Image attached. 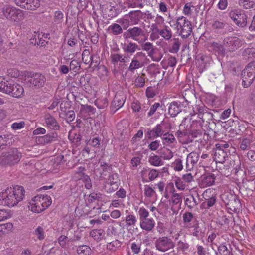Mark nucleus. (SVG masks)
I'll list each match as a JSON object with an SVG mask.
<instances>
[{
	"label": "nucleus",
	"instance_id": "obj_12",
	"mask_svg": "<svg viewBox=\"0 0 255 255\" xmlns=\"http://www.w3.org/2000/svg\"><path fill=\"white\" fill-rule=\"evenodd\" d=\"M224 44L230 51H234L241 46L242 41L236 37H230L225 39Z\"/></svg>",
	"mask_w": 255,
	"mask_h": 255
},
{
	"label": "nucleus",
	"instance_id": "obj_9",
	"mask_svg": "<svg viewBox=\"0 0 255 255\" xmlns=\"http://www.w3.org/2000/svg\"><path fill=\"white\" fill-rule=\"evenodd\" d=\"M102 181L104 189L109 193L116 191L120 184V179L118 177L115 178L114 176H108L106 179H101Z\"/></svg>",
	"mask_w": 255,
	"mask_h": 255
},
{
	"label": "nucleus",
	"instance_id": "obj_49",
	"mask_svg": "<svg viewBox=\"0 0 255 255\" xmlns=\"http://www.w3.org/2000/svg\"><path fill=\"white\" fill-rule=\"evenodd\" d=\"M10 217L9 212L5 209H0V222L5 220Z\"/></svg>",
	"mask_w": 255,
	"mask_h": 255
},
{
	"label": "nucleus",
	"instance_id": "obj_19",
	"mask_svg": "<svg viewBox=\"0 0 255 255\" xmlns=\"http://www.w3.org/2000/svg\"><path fill=\"white\" fill-rule=\"evenodd\" d=\"M45 121L47 127L54 130H57L59 126L56 119L50 115H46L45 117Z\"/></svg>",
	"mask_w": 255,
	"mask_h": 255
},
{
	"label": "nucleus",
	"instance_id": "obj_44",
	"mask_svg": "<svg viewBox=\"0 0 255 255\" xmlns=\"http://www.w3.org/2000/svg\"><path fill=\"white\" fill-rule=\"evenodd\" d=\"M11 137L9 135H0V148L5 146L7 143L9 142V140Z\"/></svg>",
	"mask_w": 255,
	"mask_h": 255
},
{
	"label": "nucleus",
	"instance_id": "obj_10",
	"mask_svg": "<svg viewBox=\"0 0 255 255\" xmlns=\"http://www.w3.org/2000/svg\"><path fill=\"white\" fill-rule=\"evenodd\" d=\"M175 190L174 185L172 183H169L165 188V197H167L168 193H172L171 197V202L173 204L177 205L178 207L181 205L182 201V194L176 193L174 192Z\"/></svg>",
	"mask_w": 255,
	"mask_h": 255
},
{
	"label": "nucleus",
	"instance_id": "obj_55",
	"mask_svg": "<svg viewBox=\"0 0 255 255\" xmlns=\"http://www.w3.org/2000/svg\"><path fill=\"white\" fill-rule=\"evenodd\" d=\"M131 249L134 254H137L140 252V245L135 242L132 243Z\"/></svg>",
	"mask_w": 255,
	"mask_h": 255
},
{
	"label": "nucleus",
	"instance_id": "obj_26",
	"mask_svg": "<svg viewBox=\"0 0 255 255\" xmlns=\"http://www.w3.org/2000/svg\"><path fill=\"white\" fill-rule=\"evenodd\" d=\"M125 101L126 98L123 95H120L119 94H116L112 102V104L117 109H118L123 106Z\"/></svg>",
	"mask_w": 255,
	"mask_h": 255
},
{
	"label": "nucleus",
	"instance_id": "obj_56",
	"mask_svg": "<svg viewBox=\"0 0 255 255\" xmlns=\"http://www.w3.org/2000/svg\"><path fill=\"white\" fill-rule=\"evenodd\" d=\"M92 56L89 54L88 50H84L82 54V60L85 61V63H88L91 61Z\"/></svg>",
	"mask_w": 255,
	"mask_h": 255
},
{
	"label": "nucleus",
	"instance_id": "obj_36",
	"mask_svg": "<svg viewBox=\"0 0 255 255\" xmlns=\"http://www.w3.org/2000/svg\"><path fill=\"white\" fill-rule=\"evenodd\" d=\"M137 50H140V49L138 48V46L136 44L133 43L128 44L125 48V51L130 53H134Z\"/></svg>",
	"mask_w": 255,
	"mask_h": 255
},
{
	"label": "nucleus",
	"instance_id": "obj_58",
	"mask_svg": "<svg viewBox=\"0 0 255 255\" xmlns=\"http://www.w3.org/2000/svg\"><path fill=\"white\" fill-rule=\"evenodd\" d=\"M131 108L134 112H139V110L141 109V106L140 103L137 100L134 101L132 103Z\"/></svg>",
	"mask_w": 255,
	"mask_h": 255
},
{
	"label": "nucleus",
	"instance_id": "obj_17",
	"mask_svg": "<svg viewBox=\"0 0 255 255\" xmlns=\"http://www.w3.org/2000/svg\"><path fill=\"white\" fill-rule=\"evenodd\" d=\"M214 176H200L198 184L200 188H204L212 185L215 182Z\"/></svg>",
	"mask_w": 255,
	"mask_h": 255
},
{
	"label": "nucleus",
	"instance_id": "obj_39",
	"mask_svg": "<svg viewBox=\"0 0 255 255\" xmlns=\"http://www.w3.org/2000/svg\"><path fill=\"white\" fill-rule=\"evenodd\" d=\"M34 234L40 240H43L45 238L44 229L41 226H38L35 229Z\"/></svg>",
	"mask_w": 255,
	"mask_h": 255
},
{
	"label": "nucleus",
	"instance_id": "obj_28",
	"mask_svg": "<svg viewBox=\"0 0 255 255\" xmlns=\"http://www.w3.org/2000/svg\"><path fill=\"white\" fill-rule=\"evenodd\" d=\"M239 4L246 9H255V0H239Z\"/></svg>",
	"mask_w": 255,
	"mask_h": 255
},
{
	"label": "nucleus",
	"instance_id": "obj_57",
	"mask_svg": "<svg viewBox=\"0 0 255 255\" xmlns=\"http://www.w3.org/2000/svg\"><path fill=\"white\" fill-rule=\"evenodd\" d=\"M228 6L227 0H219L218 4V7L219 9L223 10H225Z\"/></svg>",
	"mask_w": 255,
	"mask_h": 255
},
{
	"label": "nucleus",
	"instance_id": "obj_41",
	"mask_svg": "<svg viewBox=\"0 0 255 255\" xmlns=\"http://www.w3.org/2000/svg\"><path fill=\"white\" fill-rule=\"evenodd\" d=\"M95 103L99 109H104L108 106V100L106 98L98 99L95 101Z\"/></svg>",
	"mask_w": 255,
	"mask_h": 255
},
{
	"label": "nucleus",
	"instance_id": "obj_2",
	"mask_svg": "<svg viewBox=\"0 0 255 255\" xmlns=\"http://www.w3.org/2000/svg\"><path fill=\"white\" fill-rule=\"evenodd\" d=\"M52 202V198L50 196L45 194H38L29 200L28 208L32 212L39 214L48 208Z\"/></svg>",
	"mask_w": 255,
	"mask_h": 255
},
{
	"label": "nucleus",
	"instance_id": "obj_18",
	"mask_svg": "<svg viewBox=\"0 0 255 255\" xmlns=\"http://www.w3.org/2000/svg\"><path fill=\"white\" fill-rule=\"evenodd\" d=\"M183 13L184 15L193 17L198 13V10L196 6H194L191 3L185 4L183 7Z\"/></svg>",
	"mask_w": 255,
	"mask_h": 255
},
{
	"label": "nucleus",
	"instance_id": "obj_7",
	"mask_svg": "<svg viewBox=\"0 0 255 255\" xmlns=\"http://www.w3.org/2000/svg\"><path fill=\"white\" fill-rule=\"evenodd\" d=\"M156 249L162 252H166L172 249L175 247V243L171 239L168 237L159 238L155 242Z\"/></svg>",
	"mask_w": 255,
	"mask_h": 255
},
{
	"label": "nucleus",
	"instance_id": "obj_13",
	"mask_svg": "<svg viewBox=\"0 0 255 255\" xmlns=\"http://www.w3.org/2000/svg\"><path fill=\"white\" fill-rule=\"evenodd\" d=\"M199 155L196 152H191L189 154L186 159V168L188 170L193 169L194 166L197 163Z\"/></svg>",
	"mask_w": 255,
	"mask_h": 255
},
{
	"label": "nucleus",
	"instance_id": "obj_31",
	"mask_svg": "<svg viewBox=\"0 0 255 255\" xmlns=\"http://www.w3.org/2000/svg\"><path fill=\"white\" fill-rule=\"evenodd\" d=\"M71 241V239L63 235H61L58 239V243L62 248H68Z\"/></svg>",
	"mask_w": 255,
	"mask_h": 255
},
{
	"label": "nucleus",
	"instance_id": "obj_25",
	"mask_svg": "<svg viewBox=\"0 0 255 255\" xmlns=\"http://www.w3.org/2000/svg\"><path fill=\"white\" fill-rule=\"evenodd\" d=\"M55 138L54 134H46L45 135L38 137L36 138V141L39 144H46L54 141Z\"/></svg>",
	"mask_w": 255,
	"mask_h": 255
},
{
	"label": "nucleus",
	"instance_id": "obj_6",
	"mask_svg": "<svg viewBox=\"0 0 255 255\" xmlns=\"http://www.w3.org/2000/svg\"><path fill=\"white\" fill-rule=\"evenodd\" d=\"M255 78V65H249L242 71V85L244 87H249Z\"/></svg>",
	"mask_w": 255,
	"mask_h": 255
},
{
	"label": "nucleus",
	"instance_id": "obj_23",
	"mask_svg": "<svg viewBox=\"0 0 255 255\" xmlns=\"http://www.w3.org/2000/svg\"><path fill=\"white\" fill-rule=\"evenodd\" d=\"M90 236L96 241H101L105 236V232L102 229H96L91 230Z\"/></svg>",
	"mask_w": 255,
	"mask_h": 255
},
{
	"label": "nucleus",
	"instance_id": "obj_62",
	"mask_svg": "<svg viewBox=\"0 0 255 255\" xmlns=\"http://www.w3.org/2000/svg\"><path fill=\"white\" fill-rule=\"evenodd\" d=\"M89 144L92 146L96 148L99 147L100 145V139L99 138L96 137L95 138H93L91 141H89Z\"/></svg>",
	"mask_w": 255,
	"mask_h": 255
},
{
	"label": "nucleus",
	"instance_id": "obj_61",
	"mask_svg": "<svg viewBox=\"0 0 255 255\" xmlns=\"http://www.w3.org/2000/svg\"><path fill=\"white\" fill-rule=\"evenodd\" d=\"M158 8L159 11L163 13L167 12L168 10L166 4L163 2H160L158 3Z\"/></svg>",
	"mask_w": 255,
	"mask_h": 255
},
{
	"label": "nucleus",
	"instance_id": "obj_52",
	"mask_svg": "<svg viewBox=\"0 0 255 255\" xmlns=\"http://www.w3.org/2000/svg\"><path fill=\"white\" fill-rule=\"evenodd\" d=\"M164 18L161 15L157 14L154 20L155 24L159 26V27L162 26L164 23Z\"/></svg>",
	"mask_w": 255,
	"mask_h": 255
},
{
	"label": "nucleus",
	"instance_id": "obj_42",
	"mask_svg": "<svg viewBox=\"0 0 255 255\" xmlns=\"http://www.w3.org/2000/svg\"><path fill=\"white\" fill-rule=\"evenodd\" d=\"M177 248L183 252L187 251L189 247V244L186 242L185 240L184 241L182 240H179L177 242Z\"/></svg>",
	"mask_w": 255,
	"mask_h": 255
},
{
	"label": "nucleus",
	"instance_id": "obj_46",
	"mask_svg": "<svg viewBox=\"0 0 255 255\" xmlns=\"http://www.w3.org/2000/svg\"><path fill=\"white\" fill-rule=\"evenodd\" d=\"M190 228V232L191 233V234L193 236H195L197 238H198L199 237L200 234V228L198 224H195L193 226V229L192 230L191 227H188Z\"/></svg>",
	"mask_w": 255,
	"mask_h": 255
},
{
	"label": "nucleus",
	"instance_id": "obj_47",
	"mask_svg": "<svg viewBox=\"0 0 255 255\" xmlns=\"http://www.w3.org/2000/svg\"><path fill=\"white\" fill-rule=\"evenodd\" d=\"M25 125L24 121L15 122L11 125V128L14 130H18L23 128Z\"/></svg>",
	"mask_w": 255,
	"mask_h": 255
},
{
	"label": "nucleus",
	"instance_id": "obj_8",
	"mask_svg": "<svg viewBox=\"0 0 255 255\" xmlns=\"http://www.w3.org/2000/svg\"><path fill=\"white\" fill-rule=\"evenodd\" d=\"M229 15L230 18L238 26L244 27L247 25V16L243 10H233L230 12Z\"/></svg>",
	"mask_w": 255,
	"mask_h": 255
},
{
	"label": "nucleus",
	"instance_id": "obj_14",
	"mask_svg": "<svg viewBox=\"0 0 255 255\" xmlns=\"http://www.w3.org/2000/svg\"><path fill=\"white\" fill-rule=\"evenodd\" d=\"M182 105L179 101H173L168 106V113L172 117H175L181 111Z\"/></svg>",
	"mask_w": 255,
	"mask_h": 255
},
{
	"label": "nucleus",
	"instance_id": "obj_64",
	"mask_svg": "<svg viewBox=\"0 0 255 255\" xmlns=\"http://www.w3.org/2000/svg\"><path fill=\"white\" fill-rule=\"evenodd\" d=\"M155 193L154 190L151 187H148L145 189L144 194L146 197H151Z\"/></svg>",
	"mask_w": 255,
	"mask_h": 255
},
{
	"label": "nucleus",
	"instance_id": "obj_38",
	"mask_svg": "<svg viewBox=\"0 0 255 255\" xmlns=\"http://www.w3.org/2000/svg\"><path fill=\"white\" fill-rule=\"evenodd\" d=\"M150 163L154 166H160L163 164V162L160 157L157 155H154L150 157L149 159Z\"/></svg>",
	"mask_w": 255,
	"mask_h": 255
},
{
	"label": "nucleus",
	"instance_id": "obj_15",
	"mask_svg": "<svg viewBox=\"0 0 255 255\" xmlns=\"http://www.w3.org/2000/svg\"><path fill=\"white\" fill-rule=\"evenodd\" d=\"M227 157V153L221 149L220 146L217 147L214 155V160L216 163H223Z\"/></svg>",
	"mask_w": 255,
	"mask_h": 255
},
{
	"label": "nucleus",
	"instance_id": "obj_59",
	"mask_svg": "<svg viewBox=\"0 0 255 255\" xmlns=\"http://www.w3.org/2000/svg\"><path fill=\"white\" fill-rule=\"evenodd\" d=\"M46 130L44 128L39 127L33 131V134L34 135H38L40 134H45Z\"/></svg>",
	"mask_w": 255,
	"mask_h": 255
},
{
	"label": "nucleus",
	"instance_id": "obj_24",
	"mask_svg": "<svg viewBox=\"0 0 255 255\" xmlns=\"http://www.w3.org/2000/svg\"><path fill=\"white\" fill-rule=\"evenodd\" d=\"M13 13L14 14L9 20L16 23H18L24 19V12L22 10L17 8Z\"/></svg>",
	"mask_w": 255,
	"mask_h": 255
},
{
	"label": "nucleus",
	"instance_id": "obj_45",
	"mask_svg": "<svg viewBox=\"0 0 255 255\" xmlns=\"http://www.w3.org/2000/svg\"><path fill=\"white\" fill-rule=\"evenodd\" d=\"M112 61L113 63H117L118 62H124V58L122 55L117 53L112 54L111 55Z\"/></svg>",
	"mask_w": 255,
	"mask_h": 255
},
{
	"label": "nucleus",
	"instance_id": "obj_50",
	"mask_svg": "<svg viewBox=\"0 0 255 255\" xmlns=\"http://www.w3.org/2000/svg\"><path fill=\"white\" fill-rule=\"evenodd\" d=\"M164 128V125L163 123H161L160 124H158L154 129L156 131L157 134H158V137L161 136L163 133V128Z\"/></svg>",
	"mask_w": 255,
	"mask_h": 255
},
{
	"label": "nucleus",
	"instance_id": "obj_35",
	"mask_svg": "<svg viewBox=\"0 0 255 255\" xmlns=\"http://www.w3.org/2000/svg\"><path fill=\"white\" fill-rule=\"evenodd\" d=\"M0 227L2 230L3 235H5L11 231L13 228V225L10 222L0 224Z\"/></svg>",
	"mask_w": 255,
	"mask_h": 255
},
{
	"label": "nucleus",
	"instance_id": "obj_32",
	"mask_svg": "<svg viewBox=\"0 0 255 255\" xmlns=\"http://www.w3.org/2000/svg\"><path fill=\"white\" fill-rule=\"evenodd\" d=\"M77 253L78 255H90L91 249L86 245L80 246L77 248Z\"/></svg>",
	"mask_w": 255,
	"mask_h": 255
},
{
	"label": "nucleus",
	"instance_id": "obj_29",
	"mask_svg": "<svg viewBox=\"0 0 255 255\" xmlns=\"http://www.w3.org/2000/svg\"><path fill=\"white\" fill-rule=\"evenodd\" d=\"M210 50H213L219 55H223L224 53L225 50L223 47L216 42L211 43L209 46Z\"/></svg>",
	"mask_w": 255,
	"mask_h": 255
},
{
	"label": "nucleus",
	"instance_id": "obj_4",
	"mask_svg": "<svg viewBox=\"0 0 255 255\" xmlns=\"http://www.w3.org/2000/svg\"><path fill=\"white\" fill-rule=\"evenodd\" d=\"M169 23L171 27L177 30L182 38H187L192 32L191 22L183 16L177 17L175 23L172 24L171 21Z\"/></svg>",
	"mask_w": 255,
	"mask_h": 255
},
{
	"label": "nucleus",
	"instance_id": "obj_43",
	"mask_svg": "<svg viewBox=\"0 0 255 255\" xmlns=\"http://www.w3.org/2000/svg\"><path fill=\"white\" fill-rule=\"evenodd\" d=\"M218 251L220 255H229L230 251L226 245L224 244L220 245L218 248Z\"/></svg>",
	"mask_w": 255,
	"mask_h": 255
},
{
	"label": "nucleus",
	"instance_id": "obj_5",
	"mask_svg": "<svg viewBox=\"0 0 255 255\" xmlns=\"http://www.w3.org/2000/svg\"><path fill=\"white\" fill-rule=\"evenodd\" d=\"M20 157V152L17 149L11 148L0 156V165L6 166L15 164L19 162Z\"/></svg>",
	"mask_w": 255,
	"mask_h": 255
},
{
	"label": "nucleus",
	"instance_id": "obj_21",
	"mask_svg": "<svg viewBox=\"0 0 255 255\" xmlns=\"http://www.w3.org/2000/svg\"><path fill=\"white\" fill-rule=\"evenodd\" d=\"M40 6V0H27L24 9L33 11L37 9Z\"/></svg>",
	"mask_w": 255,
	"mask_h": 255
},
{
	"label": "nucleus",
	"instance_id": "obj_22",
	"mask_svg": "<svg viewBox=\"0 0 255 255\" xmlns=\"http://www.w3.org/2000/svg\"><path fill=\"white\" fill-rule=\"evenodd\" d=\"M127 36L131 37L134 40L138 41V37L142 34V30L138 27H133L128 29L127 32Z\"/></svg>",
	"mask_w": 255,
	"mask_h": 255
},
{
	"label": "nucleus",
	"instance_id": "obj_20",
	"mask_svg": "<svg viewBox=\"0 0 255 255\" xmlns=\"http://www.w3.org/2000/svg\"><path fill=\"white\" fill-rule=\"evenodd\" d=\"M193 176H182L178 177L175 182L176 187L179 190H183L186 187L185 183L192 180Z\"/></svg>",
	"mask_w": 255,
	"mask_h": 255
},
{
	"label": "nucleus",
	"instance_id": "obj_53",
	"mask_svg": "<svg viewBox=\"0 0 255 255\" xmlns=\"http://www.w3.org/2000/svg\"><path fill=\"white\" fill-rule=\"evenodd\" d=\"M85 184V187L86 189H90L92 187L91 180L89 178V176H82L81 179Z\"/></svg>",
	"mask_w": 255,
	"mask_h": 255
},
{
	"label": "nucleus",
	"instance_id": "obj_1",
	"mask_svg": "<svg viewBox=\"0 0 255 255\" xmlns=\"http://www.w3.org/2000/svg\"><path fill=\"white\" fill-rule=\"evenodd\" d=\"M25 191L22 186L12 185L0 192V205L12 208L25 198Z\"/></svg>",
	"mask_w": 255,
	"mask_h": 255
},
{
	"label": "nucleus",
	"instance_id": "obj_37",
	"mask_svg": "<svg viewBox=\"0 0 255 255\" xmlns=\"http://www.w3.org/2000/svg\"><path fill=\"white\" fill-rule=\"evenodd\" d=\"M142 66V64L139 62L137 59L133 58L129 66V71L133 72L135 69H138Z\"/></svg>",
	"mask_w": 255,
	"mask_h": 255
},
{
	"label": "nucleus",
	"instance_id": "obj_48",
	"mask_svg": "<svg viewBox=\"0 0 255 255\" xmlns=\"http://www.w3.org/2000/svg\"><path fill=\"white\" fill-rule=\"evenodd\" d=\"M216 201V198L215 197H211V198L207 199L206 202H204L202 203V206L207 205V208H209L210 207H212L215 204Z\"/></svg>",
	"mask_w": 255,
	"mask_h": 255
},
{
	"label": "nucleus",
	"instance_id": "obj_3",
	"mask_svg": "<svg viewBox=\"0 0 255 255\" xmlns=\"http://www.w3.org/2000/svg\"><path fill=\"white\" fill-rule=\"evenodd\" d=\"M0 91L14 98H20L24 94L23 87L12 80L0 77Z\"/></svg>",
	"mask_w": 255,
	"mask_h": 255
},
{
	"label": "nucleus",
	"instance_id": "obj_60",
	"mask_svg": "<svg viewBox=\"0 0 255 255\" xmlns=\"http://www.w3.org/2000/svg\"><path fill=\"white\" fill-rule=\"evenodd\" d=\"M112 30L115 34H119L122 33V29L121 26L117 24H115L112 26Z\"/></svg>",
	"mask_w": 255,
	"mask_h": 255
},
{
	"label": "nucleus",
	"instance_id": "obj_11",
	"mask_svg": "<svg viewBox=\"0 0 255 255\" xmlns=\"http://www.w3.org/2000/svg\"><path fill=\"white\" fill-rule=\"evenodd\" d=\"M27 77L30 79L28 82L30 83V85L37 88L43 87L46 82L45 77L39 73H35L32 74L31 73H27Z\"/></svg>",
	"mask_w": 255,
	"mask_h": 255
},
{
	"label": "nucleus",
	"instance_id": "obj_40",
	"mask_svg": "<svg viewBox=\"0 0 255 255\" xmlns=\"http://www.w3.org/2000/svg\"><path fill=\"white\" fill-rule=\"evenodd\" d=\"M138 213L140 220L147 218L149 216V213L148 210L144 207H141L139 208Z\"/></svg>",
	"mask_w": 255,
	"mask_h": 255
},
{
	"label": "nucleus",
	"instance_id": "obj_33",
	"mask_svg": "<svg viewBox=\"0 0 255 255\" xmlns=\"http://www.w3.org/2000/svg\"><path fill=\"white\" fill-rule=\"evenodd\" d=\"M159 33L162 37L166 40L170 39L172 37L171 30L169 27L167 26H165L163 29L160 30Z\"/></svg>",
	"mask_w": 255,
	"mask_h": 255
},
{
	"label": "nucleus",
	"instance_id": "obj_34",
	"mask_svg": "<svg viewBox=\"0 0 255 255\" xmlns=\"http://www.w3.org/2000/svg\"><path fill=\"white\" fill-rule=\"evenodd\" d=\"M126 226L128 228L131 226H134L136 224L137 220L134 214H130L126 217Z\"/></svg>",
	"mask_w": 255,
	"mask_h": 255
},
{
	"label": "nucleus",
	"instance_id": "obj_54",
	"mask_svg": "<svg viewBox=\"0 0 255 255\" xmlns=\"http://www.w3.org/2000/svg\"><path fill=\"white\" fill-rule=\"evenodd\" d=\"M160 106V104L159 103H155L150 108L149 111L148 113V116L150 117L153 115L157 109Z\"/></svg>",
	"mask_w": 255,
	"mask_h": 255
},
{
	"label": "nucleus",
	"instance_id": "obj_16",
	"mask_svg": "<svg viewBox=\"0 0 255 255\" xmlns=\"http://www.w3.org/2000/svg\"><path fill=\"white\" fill-rule=\"evenodd\" d=\"M155 225V221L152 218H146L140 220V226L141 228L148 232L152 231Z\"/></svg>",
	"mask_w": 255,
	"mask_h": 255
},
{
	"label": "nucleus",
	"instance_id": "obj_30",
	"mask_svg": "<svg viewBox=\"0 0 255 255\" xmlns=\"http://www.w3.org/2000/svg\"><path fill=\"white\" fill-rule=\"evenodd\" d=\"M162 140L164 145H168L173 143L175 141V138L173 134L166 133L163 135Z\"/></svg>",
	"mask_w": 255,
	"mask_h": 255
},
{
	"label": "nucleus",
	"instance_id": "obj_51",
	"mask_svg": "<svg viewBox=\"0 0 255 255\" xmlns=\"http://www.w3.org/2000/svg\"><path fill=\"white\" fill-rule=\"evenodd\" d=\"M193 218V214L191 212H185L183 215V220L184 223H188L190 222Z\"/></svg>",
	"mask_w": 255,
	"mask_h": 255
},
{
	"label": "nucleus",
	"instance_id": "obj_63",
	"mask_svg": "<svg viewBox=\"0 0 255 255\" xmlns=\"http://www.w3.org/2000/svg\"><path fill=\"white\" fill-rule=\"evenodd\" d=\"M115 195L118 198H125L126 196V191L124 189L121 188L116 192Z\"/></svg>",
	"mask_w": 255,
	"mask_h": 255
},
{
	"label": "nucleus",
	"instance_id": "obj_27",
	"mask_svg": "<svg viewBox=\"0 0 255 255\" xmlns=\"http://www.w3.org/2000/svg\"><path fill=\"white\" fill-rule=\"evenodd\" d=\"M16 8L13 6L5 5L2 8V11L4 17L9 20L13 16V13L15 12V10L16 11Z\"/></svg>",
	"mask_w": 255,
	"mask_h": 255
}]
</instances>
